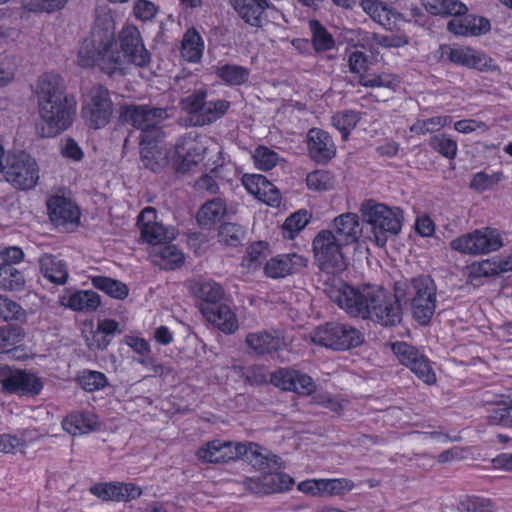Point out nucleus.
I'll return each mask as SVG.
<instances>
[{"label":"nucleus","mask_w":512,"mask_h":512,"mask_svg":"<svg viewBox=\"0 0 512 512\" xmlns=\"http://www.w3.org/2000/svg\"><path fill=\"white\" fill-rule=\"evenodd\" d=\"M80 384L84 390L92 392L104 388L107 385V378L101 372L86 371L80 377Z\"/></svg>","instance_id":"63"},{"label":"nucleus","mask_w":512,"mask_h":512,"mask_svg":"<svg viewBox=\"0 0 512 512\" xmlns=\"http://www.w3.org/2000/svg\"><path fill=\"white\" fill-rule=\"evenodd\" d=\"M315 263L327 274H338L346 268L343 254L345 245L338 241L330 230L319 231L312 242Z\"/></svg>","instance_id":"5"},{"label":"nucleus","mask_w":512,"mask_h":512,"mask_svg":"<svg viewBox=\"0 0 512 512\" xmlns=\"http://www.w3.org/2000/svg\"><path fill=\"white\" fill-rule=\"evenodd\" d=\"M498 274L496 260L493 258L472 264L469 278L489 277Z\"/></svg>","instance_id":"64"},{"label":"nucleus","mask_w":512,"mask_h":512,"mask_svg":"<svg viewBox=\"0 0 512 512\" xmlns=\"http://www.w3.org/2000/svg\"><path fill=\"white\" fill-rule=\"evenodd\" d=\"M190 289L196 298L204 302L202 305H216L224 294L222 287L211 280L195 282Z\"/></svg>","instance_id":"39"},{"label":"nucleus","mask_w":512,"mask_h":512,"mask_svg":"<svg viewBox=\"0 0 512 512\" xmlns=\"http://www.w3.org/2000/svg\"><path fill=\"white\" fill-rule=\"evenodd\" d=\"M271 382L282 390L310 395L316 390L313 379L300 371L279 369L271 375Z\"/></svg>","instance_id":"19"},{"label":"nucleus","mask_w":512,"mask_h":512,"mask_svg":"<svg viewBox=\"0 0 512 512\" xmlns=\"http://www.w3.org/2000/svg\"><path fill=\"white\" fill-rule=\"evenodd\" d=\"M307 147L310 157L318 163H327L336 154V147L331 136L318 128L309 130Z\"/></svg>","instance_id":"23"},{"label":"nucleus","mask_w":512,"mask_h":512,"mask_svg":"<svg viewBox=\"0 0 512 512\" xmlns=\"http://www.w3.org/2000/svg\"><path fill=\"white\" fill-rule=\"evenodd\" d=\"M360 6L375 22L389 29L395 27V9L387 3L380 0H362Z\"/></svg>","instance_id":"33"},{"label":"nucleus","mask_w":512,"mask_h":512,"mask_svg":"<svg viewBox=\"0 0 512 512\" xmlns=\"http://www.w3.org/2000/svg\"><path fill=\"white\" fill-rule=\"evenodd\" d=\"M110 59L108 43H105L102 50L95 49L92 41H85L78 53V63L81 67L88 68L99 65L104 68V62Z\"/></svg>","instance_id":"37"},{"label":"nucleus","mask_w":512,"mask_h":512,"mask_svg":"<svg viewBox=\"0 0 512 512\" xmlns=\"http://www.w3.org/2000/svg\"><path fill=\"white\" fill-rule=\"evenodd\" d=\"M4 175L14 188L28 190L38 182L39 167L35 159L25 152L11 154L6 159Z\"/></svg>","instance_id":"9"},{"label":"nucleus","mask_w":512,"mask_h":512,"mask_svg":"<svg viewBox=\"0 0 512 512\" xmlns=\"http://www.w3.org/2000/svg\"><path fill=\"white\" fill-rule=\"evenodd\" d=\"M503 246L498 230L490 227L476 229L450 242V247L461 254L482 255L499 250Z\"/></svg>","instance_id":"8"},{"label":"nucleus","mask_w":512,"mask_h":512,"mask_svg":"<svg viewBox=\"0 0 512 512\" xmlns=\"http://www.w3.org/2000/svg\"><path fill=\"white\" fill-rule=\"evenodd\" d=\"M120 47L130 62L145 66L150 62V54L144 47L139 30L132 25L124 27L119 34Z\"/></svg>","instance_id":"20"},{"label":"nucleus","mask_w":512,"mask_h":512,"mask_svg":"<svg viewBox=\"0 0 512 512\" xmlns=\"http://www.w3.org/2000/svg\"><path fill=\"white\" fill-rule=\"evenodd\" d=\"M90 492L103 501L128 502L141 496L142 490L133 483L111 482L91 486Z\"/></svg>","instance_id":"21"},{"label":"nucleus","mask_w":512,"mask_h":512,"mask_svg":"<svg viewBox=\"0 0 512 512\" xmlns=\"http://www.w3.org/2000/svg\"><path fill=\"white\" fill-rule=\"evenodd\" d=\"M308 25L312 33L313 47L317 52L328 51L334 47L332 35L318 20H310Z\"/></svg>","instance_id":"46"},{"label":"nucleus","mask_w":512,"mask_h":512,"mask_svg":"<svg viewBox=\"0 0 512 512\" xmlns=\"http://www.w3.org/2000/svg\"><path fill=\"white\" fill-rule=\"evenodd\" d=\"M123 116L127 123L140 130L139 141L148 142L152 137H165L161 126L168 118L165 109L133 105L126 108Z\"/></svg>","instance_id":"7"},{"label":"nucleus","mask_w":512,"mask_h":512,"mask_svg":"<svg viewBox=\"0 0 512 512\" xmlns=\"http://www.w3.org/2000/svg\"><path fill=\"white\" fill-rule=\"evenodd\" d=\"M206 150V137L189 133L180 138L175 145V152L178 159L181 160L179 169L189 170L192 165L202 161Z\"/></svg>","instance_id":"18"},{"label":"nucleus","mask_w":512,"mask_h":512,"mask_svg":"<svg viewBox=\"0 0 512 512\" xmlns=\"http://www.w3.org/2000/svg\"><path fill=\"white\" fill-rule=\"evenodd\" d=\"M376 286H351L335 281L325 289L327 296L351 317L367 320Z\"/></svg>","instance_id":"3"},{"label":"nucleus","mask_w":512,"mask_h":512,"mask_svg":"<svg viewBox=\"0 0 512 512\" xmlns=\"http://www.w3.org/2000/svg\"><path fill=\"white\" fill-rule=\"evenodd\" d=\"M152 258L154 264L165 270L179 268L184 262L183 253L174 245H164L155 248Z\"/></svg>","instance_id":"35"},{"label":"nucleus","mask_w":512,"mask_h":512,"mask_svg":"<svg viewBox=\"0 0 512 512\" xmlns=\"http://www.w3.org/2000/svg\"><path fill=\"white\" fill-rule=\"evenodd\" d=\"M487 421L490 425L512 427V406L503 401L489 411Z\"/></svg>","instance_id":"55"},{"label":"nucleus","mask_w":512,"mask_h":512,"mask_svg":"<svg viewBox=\"0 0 512 512\" xmlns=\"http://www.w3.org/2000/svg\"><path fill=\"white\" fill-rule=\"evenodd\" d=\"M245 452L242 451L241 458L246 459L256 469L266 472L267 470H280L283 462L280 457L254 443H242Z\"/></svg>","instance_id":"25"},{"label":"nucleus","mask_w":512,"mask_h":512,"mask_svg":"<svg viewBox=\"0 0 512 512\" xmlns=\"http://www.w3.org/2000/svg\"><path fill=\"white\" fill-rule=\"evenodd\" d=\"M65 90V82L58 74L46 73L37 82L38 131L42 137L56 136L72 123L74 104Z\"/></svg>","instance_id":"1"},{"label":"nucleus","mask_w":512,"mask_h":512,"mask_svg":"<svg viewBox=\"0 0 512 512\" xmlns=\"http://www.w3.org/2000/svg\"><path fill=\"white\" fill-rule=\"evenodd\" d=\"M203 316L225 333H233L238 328V322L231 308L224 304L201 305Z\"/></svg>","instance_id":"27"},{"label":"nucleus","mask_w":512,"mask_h":512,"mask_svg":"<svg viewBox=\"0 0 512 512\" xmlns=\"http://www.w3.org/2000/svg\"><path fill=\"white\" fill-rule=\"evenodd\" d=\"M67 0H21L24 9L31 12H53L65 6Z\"/></svg>","instance_id":"58"},{"label":"nucleus","mask_w":512,"mask_h":512,"mask_svg":"<svg viewBox=\"0 0 512 512\" xmlns=\"http://www.w3.org/2000/svg\"><path fill=\"white\" fill-rule=\"evenodd\" d=\"M503 178L502 172H494L492 174L478 172L473 176L470 187L478 192H483L497 185Z\"/></svg>","instance_id":"56"},{"label":"nucleus","mask_w":512,"mask_h":512,"mask_svg":"<svg viewBox=\"0 0 512 512\" xmlns=\"http://www.w3.org/2000/svg\"><path fill=\"white\" fill-rule=\"evenodd\" d=\"M0 317L7 322L22 321L26 318V311L16 301L0 295Z\"/></svg>","instance_id":"51"},{"label":"nucleus","mask_w":512,"mask_h":512,"mask_svg":"<svg viewBox=\"0 0 512 512\" xmlns=\"http://www.w3.org/2000/svg\"><path fill=\"white\" fill-rule=\"evenodd\" d=\"M0 383L9 393L37 395L42 390V382L34 374L4 367L0 370Z\"/></svg>","instance_id":"16"},{"label":"nucleus","mask_w":512,"mask_h":512,"mask_svg":"<svg viewBox=\"0 0 512 512\" xmlns=\"http://www.w3.org/2000/svg\"><path fill=\"white\" fill-rule=\"evenodd\" d=\"M165 137H152L150 141H139L141 161L146 168L156 172L167 163Z\"/></svg>","instance_id":"26"},{"label":"nucleus","mask_w":512,"mask_h":512,"mask_svg":"<svg viewBox=\"0 0 512 512\" xmlns=\"http://www.w3.org/2000/svg\"><path fill=\"white\" fill-rule=\"evenodd\" d=\"M137 226L141 240L153 246L172 241L176 236V230L173 227H165L158 220L157 212L152 207H146L141 211L137 218Z\"/></svg>","instance_id":"13"},{"label":"nucleus","mask_w":512,"mask_h":512,"mask_svg":"<svg viewBox=\"0 0 512 512\" xmlns=\"http://www.w3.org/2000/svg\"><path fill=\"white\" fill-rule=\"evenodd\" d=\"M245 236V230L242 226L225 222L220 226L218 237L219 241L227 246L236 247L241 244Z\"/></svg>","instance_id":"48"},{"label":"nucleus","mask_w":512,"mask_h":512,"mask_svg":"<svg viewBox=\"0 0 512 512\" xmlns=\"http://www.w3.org/2000/svg\"><path fill=\"white\" fill-rule=\"evenodd\" d=\"M360 120V114L356 111L346 110L334 114L331 118L332 125L341 132L346 140L350 132L356 127Z\"/></svg>","instance_id":"47"},{"label":"nucleus","mask_w":512,"mask_h":512,"mask_svg":"<svg viewBox=\"0 0 512 512\" xmlns=\"http://www.w3.org/2000/svg\"><path fill=\"white\" fill-rule=\"evenodd\" d=\"M353 484L347 479H321L322 497L341 495L352 489Z\"/></svg>","instance_id":"57"},{"label":"nucleus","mask_w":512,"mask_h":512,"mask_svg":"<svg viewBox=\"0 0 512 512\" xmlns=\"http://www.w3.org/2000/svg\"><path fill=\"white\" fill-rule=\"evenodd\" d=\"M308 259L297 253L280 254L268 260L264 273L272 279H281L300 273L307 267Z\"/></svg>","instance_id":"17"},{"label":"nucleus","mask_w":512,"mask_h":512,"mask_svg":"<svg viewBox=\"0 0 512 512\" xmlns=\"http://www.w3.org/2000/svg\"><path fill=\"white\" fill-rule=\"evenodd\" d=\"M26 280L23 273L15 267L0 266V289L6 291H23Z\"/></svg>","instance_id":"44"},{"label":"nucleus","mask_w":512,"mask_h":512,"mask_svg":"<svg viewBox=\"0 0 512 512\" xmlns=\"http://www.w3.org/2000/svg\"><path fill=\"white\" fill-rule=\"evenodd\" d=\"M40 270L45 278L55 284H64L68 279L65 262L51 254H45L39 259Z\"/></svg>","instance_id":"34"},{"label":"nucleus","mask_w":512,"mask_h":512,"mask_svg":"<svg viewBox=\"0 0 512 512\" xmlns=\"http://www.w3.org/2000/svg\"><path fill=\"white\" fill-rule=\"evenodd\" d=\"M98 425L97 417L92 413L71 414L63 422V429L71 435H81L91 432Z\"/></svg>","instance_id":"36"},{"label":"nucleus","mask_w":512,"mask_h":512,"mask_svg":"<svg viewBox=\"0 0 512 512\" xmlns=\"http://www.w3.org/2000/svg\"><path fill=\"white\" fill-rule=\"evenodd\" d=\"M206 102V92L200 90L183 99L182 106L183 109L191 115V119L194 121Z\"/></svg>","instance_id":"61"},{"label":"nucleus","mask_w":512,"mask_h":512,"mask_svg":"<svg viewBox=\"0 0 512 512\" xmlns=\"http://www.w3.org/2000/svg\"><path fill=\"white\" fill-rule=\"evenodd\" d=\"M255 166L263 171L271 170L279 161V156L276 152L265 146H259L253 153Z\"/></svg>","instance_id":"54"},{"label":"nucleus","mask_w":512,"mask_h":512,"mask_svg":"<svg viewBox=\"0 0 512 512\" xmlns=\"http://www.w3.org/2000/svg\"><path fill=\"white\" fill-rule=\"evenodd\" d=\"M327 230H330L345 246L358 242L363 232L358 215L351 212L335 217Z\"/></svg>","instance_id":"22"},{"label":"nucleus","mask_w":512,"mask_h":512,"mask_svg":"<svg viewBox=\"0 0 512 512\" xmlns=\"http://www.w3.org/2000/svg\"><path fill=\"white\" fill-rule=\"evenodd\" d=\"M278 335L281 333L277 331H257L247 334L245 342L258 355L271 354L285 346L284 340Z\"/></svg>","instance_id":"28"},{"label":"nucleus","mask_w":512,"mask_h":512,"mask_svg":"<svg viewBox=\"0 0 512 512\" xmlns=\"http://www.w3.org/2000/svg\"><path fill=\"white\" fill-rule=\"evenodd\" d=\"M392 351L399 362L408 367L425 384L436 382V375L428 358L414 346L406 342H397L392 345Z\"/></svg>","instance_id":"12"},{"label":"nucleus","mask_w":512,"mask_h":512,"mask_svg":"<svg viewBox=\"0 0 512 512\" xmlns=\"http://www.w3.org/2000/svg\"><path fill=\"white\" fill-rule=\"evenodd\" d=\"M451 123L449 116H436L425 120H418L410 127V131L416 134H426L438 131Z\"/></svg>","instance_id":"53"},{"label":"nucleus","mask_w":512,"mask_h":512,"mask_svg":"<svg viewBox=\"0 0 512 512\" xmlns=\"http://www.w3.org/2000/svg\"><path fill=\"white\" fill-rule=\"evenodd\" d=\"M229 212L227 204L222 198L207 201L197 213L198 224L205 229L212 228Z\"/></svg>","instance_id":"32"},{"label":"nucleus","mask_w":512,"mask_h":512,"mask_svg":"<svg viewBox=\"0 0 512 512\" xmlns=\"http://www.w3.org/2000/svg\"><path fill=\"white\" fill-rule=\"evenodd\" d=\"M23 336L24 332L18 326L6 325L0 327V351L9 352L22 341Z\"/></svg>","instance_id":"52"},{"label":"nucleus","mask_w":512,"mask_h":512,"mask_svg":"<svg viewBox=\"0 0 512 512\" xmlns=\"http://www.w3.org/2000/svg\"><path fill=\"white\" fill-rule=\"evenodd\" d=\"M91 282L96 289L113 298L124 299L128 296V287L121 281L105 276H95L91 278Z\"/></svg>","instance_id":"45"},{"label":"nucleus","mask_w":512,"mask_h":512,"mask_svg":"<svg viewBox=\"0 0 512 512\" xmlns=\"http://www.w3.org/2000/svg\"><path fill=\"white\" fill-rule=\"evenodd\" d=\"M396 296L411 304L413 317L420 324H427L435 313L436 285L429 276L396 282Z\"/></svg>","instance_id":"2"},{"label":"nucleus","mask_w":512,"mask_h":512,"mask_svg":"<svg viewBox=\"0 0 512 512\" xmlns=\"http://www.w3.org/2000/svg\"><path fill=\"white\" fill-rule=\"evenodd\" d=\"M310 216L307 211L299 210L290 215L283 224V235L293 239L309 223Z\"/></svg>","instance_id":"49"},{"label":"nucleus","mask_w":512,"mask_h":512,"mask_svg":"<svg viewBox=\"0 0 512 512\" xmlns=\"http://www.w3.org/2000/svg\"><path fill=\"white\" fill-rule=\"evenodd\" d=\"M100 305L99 295L92 290L76 291L67 298L66 306L74 311L92 312Z\"/></svg>","instance_id":"40"},{"label":"nucleus","mask_w":512,"mask_h":512,"mask_svg":"<svg viewBox=\"0 0 512 512\" xmlns=\"http://www.w3.org/2000/svg\"><path fill=\"white\" fill-rule=\"evenodd\" d=\"M266 252V243H253L247 248L246 254L243 258V265L249 269L256 268L266 258Z\"/></svg>","instance_id":"59"},{"label":"nucleus","mask_w":512,"mask_h":512,"mask_svg":"<svg viewBox=\"0 0 512 512\" xmlns=\"http://www.w3.org/2000/svg\"><path fill=\"white\" fill-rule=\"evenodd\" d=\"M429 145L432 149L448 159L455 158L457 154V142L446 134H437L430 138Z\"/></svg>","instance_id":"50"},{"label":"nucleus","mask_w":512,"mask_h":512,"mask_svg":"<svg viewBox=\"0 0 512 512\" xmlns=\"http://www.w3.org/2000/svg\"><path fill=\"white\" fill-rule=\"evenodd\" d=\"M204 43L195 29H189L183 36L181 54L189 62H197L201 59Z\"/></svg>","instance_id":"41"},{"label":"nucleus","mask_w":512,"mask_h":512,"mask_svg":"<svg viewBox=\"0 0 512 512\" xmlns=\"http://www.w3.org/2000/svg\"><path fill=\"white\" fill-rule=\"evenodd\" d=\"M314 344L335 351L348 350L362 344V333L351 325L331 322L318 326L310 333Z\"/></svg>","instance_id":"6"},{"label":"nucleus","mask_w":512,"mask_h":512,"mask_svg":"<svg viewBox=\"0 0 512 512\" xmlns=\"http://www.w3.org/2000/svg\"><path fill=\"white\" fill-rule=\"evenodd\" d=\"M230 3L239 17L254 27L261 26L262 16L269 7L267 0H230Z\"/></svg>","instance_id":"31"},{"label":"nucleus","mask_w":512,"mask_h":512,"mask_svg":"<svg viewBox=\"0 0 512 512\" xmlns=\"http://www.w3.org/2000/svg\"><path fill=\"white\" fill-rule=\"evenodd\" d=\"M306 183L312 190H327L333 184V177L328 171L316 170L307 175Z\"/></svg>","instance_id":"62"},{"label":"nucleus","mask_w":512,"mask_h":512,"mask_svg":"<svg viewBox=\"0 0 512 512\" xmlns=\"http://www.w3.org/2000/svg\"><path fill=\"white\" fill-rule=\"evenodd\" d=\"M27 432L22 434V438H18L17 436L11 434H1L0 435V452L2 453H16L18 451H23V449L27 445Z\"/></svg>","instance_id":"60"},{"label":"nucleus","mask_w":512,"mask_h":512,"mask_svg":"<svg viewBox=\"0 0 512 512\" xmlns=\"http://www.w3.org/2000/svg\"><path fill=\"white\" fill-rule=\"evenodd\" d=\"M242 184L247 191L264 203L275 206L279 204L280 194L277 188L260 174H245Z\"/></svg>","instance_id":"24"},{"label":"nucleus","mask_w":512,"mask_h":512,"mask_svg":"<svg viewBox=\"0 0 512 512\" xmlns=\"http://www.w3.org/2000/svg\"><path fill=\"white\" fill-rule=\"evenodd\" d=\"M230 104L226 100L207 101L194 120V125L204 126L221 118Z\"/></svg>","instance_id":"42"},{"label":"nucleus","mask_w":512,"mask_h":512,"mask_svg":"<svg viewBox=\"0 0 512 512\" xmlns=\"http://www.w3.org/2000/svg\"><path fill=\"white\" fill-rule=\"evenodd\" d=\"M422 5L432 15L462 16L467 7L459 0H422Z\"/></svg>","instance_id":"38"},{"label":"nucleus","mask_w":512,"mask_h":512,"mask_svg":"<svg viewBox=\"0 0 512 512\" xmlns=\"http://www.w3.org/2000/svg\"><path fill=\"white\" fill-rule=\"evenodd\" d=\"M112 114V102L109 92L103 86L91 88L82 108V116L87 125L94 129L104 127Z\"/></svg>","instance_id":"11"},{"label":"nucleus","mask_w":512,"mask_h":512,"mask_svg":"<svg viewBox=\"0 0 512 512\" xmlns=\"http://www.w3.org/2000/svg\"><path fill=\"white\" fill-rule=\"evenodd\" d=\"M442 56L456 65H461L469 69H476L481 72L499 71V67L493 59L486 54L474 50L470 47H453L445 45L441 48Z\"/></svg>","instance_id":"14"},{"label":"nucleus","mask_w":512,"mask_h":512,"mask_svg":"<svg viewBox=\"0 0 512 512\" xmlns=\"http://www.w3.org/2000/svg\"><path fill=\"white\" fill-rule=\"evenodd\" d=\"M216 75L227 85L239 86L248 81L250 71L240 65L225 64L217 67Z\"/></svg>","instance_id":"43"},{"label":"nucleus","mask_w":512,"mask_h":512,"mask_svg":"<svg viewBox=\"0 0 512 512\" xmlns=\"http://www.w3.org/2000/svg\"><path fill=\"white\" fill-rule=\"evenodd\" d=\"M245 452L240 442L212 440L203 444L196 452V457L203 463H226L241 459Z\"/></svg>","instance_id":"15"},{"label":"nucleus","mask_w":512,"mask_h":512,"mask_svg":"<svg viewBox=\"0 0 512 512\" xmlns=\"http://www.w3.org/2000/svg\"><path fill=\"white\" fill-rule=\"evenodd\" d=\"M51 221L57 225L74 223L79 219L78 207L68 198L53 196L47 202Z\"/></svg>","instance_id":"29"},{"label":"nucleus","mask_w":512,"mask_h":512,"mask_svg":"<svg viewBox=\"0 0 512 512\" xmlns=\"http://www.w3.org/2000/svg\"><path fill=\"white\" fill-rule=\"evenodd\" d=\"M401 302L403 301L396 296V288L394 289V295H391L376 287L367 320L384 327L396 326L402 320Z\"/></svg>","instance_id":"10"},{"label":"nucleus","mask_w":512,"mask_h":512,"mask_svg":"<svg viewBox=\"0 0 512 512\" xmlns=\"http://www.w3.org/2000/svg\"><path fill=\"white\" fill-rule=\"evenodd\" d=\"M447 29L457 36H476L489 31L490 23L487 19L475 15L456 16L448 22Z\"/></svg>","instance_id":"30"},{"label":"nucleus","mask_w":512,"mask_h":512,"mask_svg":"<svg viewBox=\"0 0 512 512\" xmlns=\"http://www.w3.org/2000/svg\"><path fill=\"white\" fill-rule=\"evenodd\" d=\"M359 211L371 226L375 242L380 247L386 244L387 234L396 235L401 230L403 215L399 208H390L370 199L361 204Z\"/></svg>","instance_id":"4"}]
</instances>
